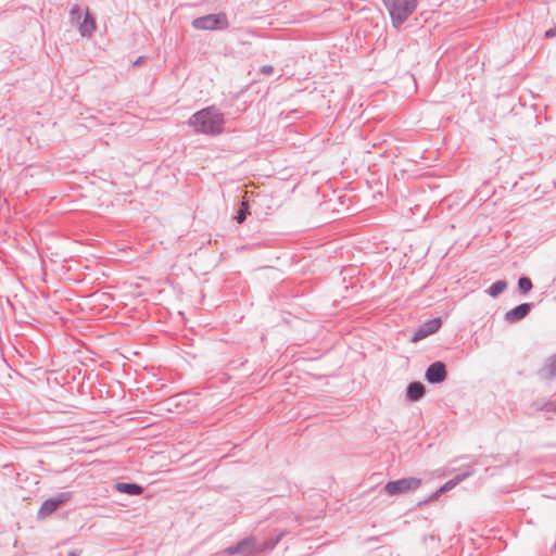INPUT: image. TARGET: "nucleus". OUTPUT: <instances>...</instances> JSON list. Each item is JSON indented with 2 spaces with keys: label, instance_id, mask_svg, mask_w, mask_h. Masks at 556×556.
<instances>
[{
  "label": "nucleus",
  "instance_id": "9",
  "mask_svg": "<svg viewBox=\"0 0 556 556\" xmlns=\"http://www.w3.org/2000/svg\"><path fill=\"white\" fill-rule=\"evenodd\" d=\"M446 367L442 362L432 363L426 371V379L429 383H441L446 379Z\"/></svg>",
  "mask_w": 556,
  "mask_h": 556
},
{
  "label": "nucleus",
  "instance_id": "10",
  "mask_svg": "<svg viewBox=\"0 0 556 556\" xmlns=\"http://www.w3.org/2000/svg\"><path fill=\"white\" fill-rule=\"evenodd\" d=\"M531 308H532L531 303H521L518 306L506 312L505 320L509 324L519 321V320L523 319L530 313Z\"/></svg>",
  "mask_w": 556,
  "mask_h": 556
},
{
  "label": "nucleus",
  "instance_id": "21",
  "mask_svg": "<svg viewBox=\"0 0 556 556\" xmlns=\"http://www.w3.org/2000/svg\"><path fill=\"white\" fill-rule=\"evenodd\" d=\"M556 36V26L548 29L546 33H545V37L547 38H551V37H555Z\"/></svg>",
  "mask_w": 556,
  "mask_h": 556
},
{
  "label": "nucleus",
  "instance_id": "4",
  "mask_svg": "<svg viewBox=\"0 0 556 556\" xmlns=\"http://www.w3.org/2000/svg\"><path fill=\"white\" fill-rule=\"evenodd\" d=\"M421 485V480L419 478L409 477L402 478L394 481H389L384 486L383 491L391 496L408 493L412 491H416Z\"/></svg>",
  "mask_w": 556,
  "mask_h": 556
},
{
  "label": "nucleus",
  "instance_id": "15",
  "mask_svg": "<svg viewBox=\"0 0 556 556\" xmlns=\"http://www.w3.org/2000/svg\"><path fill=\"white\" fill-rule=\"evenodd\" d=\"M506 288H507V282L505 280H497L489 287L488 294L492 298H496L502 292H504L506 290Z\"/></svg>",
  "mask_w": 556,
  "mask_h": 556
},
{
  "label": "nucleus",
  "instance_id": "20",
  "mask_svg": "<svg viewBox=\"0 0 556 556\" xmlns=\"http://www.w3.org/2000/svg\"><path fill=\"white\" fill-rule=\"evenodd\" d=\"M274 71L273 66L271 65H264L261 67V72L265 75H269L271 74Z\"/></svg>",
  "mask_w": 556,
  "mask_h": 556
},
{
  "label": "nucleus",
  "instance_id": "16",
  "mask_svg": "<svg viewBox=\"0 0 556 556\" xmlns=\"http://www.w3.org/2000/svg\"><path fill=\"white\" fill-rule=\"evenodd\" d=\"M532 281L527 277H521L518 280V288L520 292L527 293L532 289Z\"/></svg>",
  "mask_w": 556,
  "mask_h": 556
},
{
  "label": "nucleus",
  "instance_id": "6",
  "mask_svg": "<svg viewBox=\"0 0 556 556\" xmlns=\"http://www.w3.org/2000/svg\"><path fill=\"white\" fill-rule=\"evenodd\" d=\"M71 498V493L64 492L60 493L55 497H51L46 500L41 507L38 510V518H46L58 510L63 504H65Z\"/></svg>",
  "mask_w": 556,
  "mask_h": 556
},
{
  "label": "nucleus",
  "instance_id": "17",
  "mask_svg": "<svg viewBox=\"0 0 556 556\" xmlns=\"http://www.w3.org/2000/svg\"><path fill=\"white\" fill-rule=\"evenodd\" d=\"M249 207H248V204L245 202H242L241 203V206H240V210L238 211V214L236 215V220L241 224L247 218V215L249 214Z\"/></svg>",
  "mask_w": 556,
  "mask_h": 556
},
{
  "label": "nucleus",
  "instance_id": "12",
  "mask_svg": "<svg viewBox=\"0 0 556 556\" xmlns=\"http://www.w3.org/2000/svg\"><path fill=\"white\" fill-rule=\"evenodd\" d=\"M115 489L121 493L130 495H140L143 492V488L136 483L119 482L116 484Z\"/></svg>",
  "mask_w": 556,
  "mask_h": 556
},
{
  "label": "nucleus",
  "instance_id": "3",
  "mask_svg": "<svg viewBox=\"0 0 556 556\" xmlns=\"http://www.w3.org/2000/svg\"><path fill=\"white\" fill-rule=\"evenodd\" d=\"M394 26L402 25L416 10L417 0H382Z\"/></svg>",
  "mask_w": 556,
  "mask_h": 556
},
{
  "label": "nucleus",
  "instance_id": "8",
  "mask_svg": "<svg viewBox=\"0 0 556 556\" xmlns=\"http://www.w3.org/2000/svg\"><path fill=\"white\" fill-rule=\"evenodd\" d=\"M441 326H442V320L440 318L429 319L419 326V328L415 331L412 340L414 342L422 340V339L435 333L437 331H439Z\"/></svg>",
  "mask_w": 556,
  "mask_h": 556
},
{
  "label": "nucleus",
  "instance_id": "7",
  "mask_svg": "<svg viewBox=\"0 0 556 556\" xmlns=\"http://www.w3.org/2000/svg\"><path fill=\"white\" fill-rule=\"evenodd\" d=\"M77 16V23L79 22V18L83 16L84 20L81 23H79V31L83 36H90L93 30L96 29V21L94 18L89 14L88 10H81L80 8L76 7L72 10V17L73 20Z\"/></svg>",
  "mask_w": 556,
  "mask_h": 556
},
{
  "label": "nucleus",
  "instance_id": "22",
  "mask_svg": "<svg viewBox=\"0 0 556 556\" xmlns=\"http://www.w3.org/2000/svg\"><path fill=\"white\" fill-rule=\"evenodd\" d=\"M67 556H80V552L71 551Z\"/></svg>",
  "mask_w": 556,
  "mask_h": 556
},
{
  "label": "nucleus",
  "instance_id": "11",
  "mask_svg": "<svg viewBox=\"0 0 556 556\" xmlns=\"http://www.w3.org/2000/svg\"><path fill=\"white\" fill-rule=\"evenodd\" d=\"M426 393L425 386L420 382H412L407 386L406 396L410 401L420 400Z\"/></svg>",
  "mask_w": 556,
  "mask_h": 556
},
{
  "label": "nucleus",
  "instance_id": "14",
  "mask_svg": "<svg viewBox=\"0 0 556 556\" xmlns=\"http://www.w3.org/2000/svg\"><path fill=\"white\" fill-rule=\"evenodd\" d=\"M542 372L545 378H553L556 376V353L546 361Z\"/></svg>",
  "mask_w": 556,
  "mask_h": 556
},
{
  "label": "nucleus",
  "instance_id": "19",
  "mask_svg": "<svg viewBox=\"0 0 556 556\" xmlns=\"http://www.w3.org/2000/svg\"><path fill=\"white\" fill-rule=\"evenodd\" d=\"M443 492H440V489L437 490L435 492H433L432 494H430L426 500H424L422 502L419 503V505H422V504H427V503H430V502H433L435 500L439 498V496L442 494Z\"/></svg>",
  "mask_w": 556,
  "mask_h": 556
},
{
  "label": "nucleus",
  "instance_id": "2",
  "mask_svg": "<svg viewBox=\"0 0 556 556\" xmlns=\"http://www.w3.org/2000/svg\"><path fill=\"white\" fill-rule=\"evenodd\" d=\"M285 533H280L275 540L265 542L260 545L256 543L255 538L249 536L239 541L236 545L229 546L225 549L227 555H243L251 556L265 549H273L276 544L281 540Z\"/></svg>",
  "mask_w": 556,
  "mask_h": 556
},
{
  "label": "nucleus",
  "instance_id": "1",
  "mask_svg": "<svg viewBox=\"0 0 556 556\" xmlns=\"http://www.w3.org/2000/svg\"><path fill=\"white\" fill-rule=\"evenodd\" d=\"M189 124L197 132L218 135L223 130L224 117L212 108L203 109L191 116Z\"/></svg>",
  "mask_w": 556,
  "mask_h": 556
},
{
  "label": "nucleus",
  "instance_id": "13",
  "mask_svg": "<svg viewBox=\"0 0 556 556\" xmlns=\"http://www.w3.org/2000/svg\"><path fill=\"white\" fill-rule=\"evenodd\" d=\"M470 475H471V472H465V473L455 476L453 479L448 480L440 488V492L444 493V492H447V491L454 489L458 483H460L463 480L468 478Z\"/></svg>",
  "mask_w": 556,
  "mask_h": 556
},
{
  "label": "nucleus",
  "instance_id": "5",
  "mask_svg": "<svg viewBox=\"0 0 556 556\" xmlns=\"http://www.w3.org/2000/svg\"><path fill=\"white\" fill-rule=\"evenodd\" d=\"M192 26L202 30L225 29L228 27V21L226 15L223 13L211 14L195 18L192 22Z\"/></svg>",
  "mask_w": 556,
  "mask_h": 556
},
{
  "label": "nucleus",
  "instance_id": "18",
  "mask_svg": "<svg viewBox=\"0 0 556 556\" xmlns=\"http://www.w3.org/2000/svg\"><path fill=\"white\" fill-rule=\"evenodd\" d=\"M541 410H545V412H554L556 413V402L554 401H548L546 403H544L541 407H540Z\"/></svg>",
  "mask_w": 556,
  "mask_h": 556
}]
</instances>
